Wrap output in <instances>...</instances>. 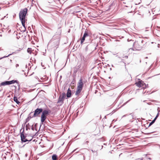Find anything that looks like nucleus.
Masks as SVG:
<instances>
[{"instance_id":"f257e3e1","label":"nucleus","mask_w":160,"mask_h":160,"mask_svg":"<svg viewBox=\"0 0 160 160\" xmlns=\"http://www.w3.org/2000/svg\"><path fill=\"white\" fill-rule=\"evenodd\" d=\"M28 9L25 8L22 10L19 13V17L21 21L22 26L25 28V22L27 21V19L26 18V15L27 13Z\"/></svg>"},{"instance_id":"f03ea898","label":"nucleus","mask_w":160,"mask_h":160,"mask_svg":"<svg viewBox=\"0 0 160 160\" xmlns=\"http://www.w3.org/2000/svg\"><path fill=\"white\" fill-rule=\"evenodd\" d=\"M83 83L82 79L81 78L77 84V87L75 92V95L77 96L79 95L80 92L82 89Z\"/></svg>"},{"instance_id":"7ed1b4c3","label":"nucleus","mask_w":160,"mask_h":160,"mask_svg":"<svg viewBox=\"0 0 160 160\" xmlns=\"http://www.w3.org/2000/svg\"><path fill=\"white\" fill-rule=\"evenodd\" d=\"M61 27L58 28L57 31L56 32V34L53 36V38L54 39L58 40L57 46H58L59 44L61 38V35L62 33V30L60 29Z\"/></svg>"},{"instance_id":"20e7f679","label":"nucleus","mask_w":160,"mask_h":160,"mask_svg":"<svg viewBox=\"0 0 160 160\" xmlns=\"http://www.w3.org/2000/svg\"><path fill=\"white\" fill-rule=\"evenodd\" d=\"M133 46V48L135 50H140L142 48L143 46L142 41H135Z\"/></svg>"},{"instance_id":"39448f33","label":"nucleus","mask_w":160,"mask_h":160,"mask_svg":"<svg viewBox=\"0 0 160 160\" xmlns=\"http://www.w3.org/2000/svg\"><path fill=\"white\" fill-rule=\"evenodd\" d=\"M48 110H44L43 111L41 118V121L42 124H43L46 119L47 116L48 114Z\"/></svg>"},{"instance_id":"423d86ee","label":"nucleus","mask_w":160,"mask_h":160,"mask_svg":"<svg viewBox=\"0 0 160 160\" xmlns=\"http://www.w3.org/2000/svg\"><path fill=\"white\" fill-rule=\"evenodd\" d=\"M135 84L139 88L142 87L143 89L146 88L147 86L145 83L142 81H140L135 83Z\"/></svg>"},{"instance_id":"0eeeda50","label":"nucleus","mask_w":160,"mask_h":160,"mask_svg":"<svg viewBox=\"0 0 160 160\" xmlns=\"http://www.w3.org/2000/svg\"><path fill=\"white\" fill-rule=\"evenodd\" d=\"M17 81L12 80L11 81H6L4 82H2L1 83V86H5L6 85H9L13 83H15Z\"/></svg>"},{"instance_id":"6e6552de","label":"nucleus","mask_w":160,"mask_h":160,"mask_svg":"<svg viewBox=\"0 0 160 160\" xmlns=\"http://www.w3.org/2000/svg\"><path fill=\"white\" fill-rule=\"evenodd\" d=\"M42 111V108H37L35 111L33 117H35L38 116Z\"/></svg>"},{"instance_id":"1a4fd4ad","label":"nucleus","mask_w":160,"mask_h":160,"mask_svg":"<svg viewBox=\"0 0 160 160\" xmlns=\"http://www.w3.org/2000/svg\"><path fill=\"white\" fill-rule=\"evenodd\" d=\"M65 97V94H63L62 95H60L59 96V98L58 100V103L60 102H62L64 100V98Z\"/></svg>"},{"instance_id":"9d476101","label":"nucleus","mask_w":160,"mask_h":160,"mask_svg":"<svg viewBox=\"0 0 160 160\" xmlns=\"http://www.w3.org/2000/svg\"><path fill=\"white\" fill-rule=\"evenodd\" d=\"M20 136L21 137V140L22 142H26L28 141V140L26 139V137L24 135V134L22 133H21Z\"/></svg>"},{"instance_id":"9b49d317","label":"nucleus","mask_w":160,"mask_h":160,"mask_svg":"<svg viewBox=\"0 0 160 160\" xmlns=\"http://www.w3.org/2000/svg\"><path fill=\"white\" fill-rule=\"evenodd\" d=\"M88 36V33L87 32H85L84 34V35L82 38L81 39V44H82L84 41L85 40V38L86 37Z\"/></svg>"},{"instance_id":"f8f14e48","label":"nucleus","mask_w":160,"mask_h":160,"mask_svg":"<svg viewBox=\"0 0 160 160\" xmlns=\"http://www.w3.org/2000/svg\"><path fill=\"white\" fill-rule=\"evenodd\" d=\"M134 50L133 48H130L127 52V55H129L133 53V51Z\"/></svg>"},{"instance_id":"ddd939ff","label":"nucleus","mask_w":160,"mask_h":160,"mask_svg":"<svg viewBox=\"0 0 160 160\" xmlns=\"http://www.w3.org/2000/svg\"><path fill=\"white\" fill-rule=\"evenodd\" d=\"M71 92L69 88L68 89L67 93V97L68 98H69L71 97Z\"/></svg>"},{"instance_id":"4468645a","label":"nucleus","mask_w":160,"mask_h":160,"mask_svg":"<svg viewBox=\"0 0 160 160\" xmlns=\"http://www.w3.org/2000/svg\"><path fill=\"white\" fill-rule=\"evenodd\" d=\"M158 115H159V113H158V114H157V115H156V117H155V118L153 120L152 122H151L149 124V126H151V125H152L153 123H154V122H155V121L157 119V118L158 117Z\"/></svg>"},{"instance_id":"2eb2a0df","label":"nucleus","mask_w":160,"mask_h":160,"mask_svg":"<svg viewBox=\"0 0 160 160\" xmlns=\"http://www.w3.org/2000/svg\"><path fill=\"white\" fill-rule=\"evenodd\" d=\"M13 100L18 104L20 103V102L18 100L17 97L15 96L14 97Z\"/></svg>"},{"instance_id":"dca6fc26","label":"nucleus","mask_w":160,"mask_h":160,"mask_svg":"<svg viewBox=\"0 0 160 160\" xmlns=\"http://www.w3.org/2000/svg\"><path fill=\"white\" fill-rule=\"evenodd\" d=\"M52 160H57L58 159L57 156L56 155H53L52 156Z\"/></svg>"},{"instance_id":"f3484780","label":"nucleus","mask_w":160,"mask_h":160,"mask_svg":"<svg viewBox=\"0 0 160 160\" xmlns=\"http://www.w3.org/2000/svg\"><path fill=\"white\" fill-rule=\"evenodd\" d=\"M32 48H28L27 49V52L28 53L30 54H31L32 53Z\"/></svg>"},{"instance_id":"a211bd4d","label":"nucleus","mask_w":160,"mask_h":160,"mask_svg":"<svg viewBox=\"0 0 160 160\" xmlns=\"http://www.w3.org/2000/svg\"><path fill=\"white\" fill-rule=\"evenodd\" d=\"M128 55H127H127H125L124 57V56H123V58H126V59H127V58H128Z\"/></svg>"},{"instance_id":"6ab92c4d","label":"nucleus","mask_w":160,"mask_h":160,"mask_svg":"<svg viewBox=\"0 0 160 160\" xmlns=\"http://www.w3.org/2000/svg\"><path fill=\"white\" fill-rule=\"evenodd\" d=\"M142 160V159H141L138 158V159H136L135 160Z\"/></svg>"},{"instance_id":"aec40b11","label":"nucleus","mask_w":160,"mask_h":160,"mask_svg":"<svg viewBox=\"0 0 160 160\" xmlns=\"http://www.w3.org/2000/svg\"><path fill=\"white\" fill-rule=\"evenodd\" d=\"M3 49H1V48H0V51H3Z\"/></svg>"},{"instance_id":"412c9836","label":"nucleus","mask_w":160,"mask_h":160,"mask_svg":"<svg viewBox=\"0 0 160 160\" xmlns=\"http://www.w3.org/2000/svg\"><path fill=\"white\" fill-rule=\"evenodd\" d=\"M18 66H19V65H18V64H17L16 65V67H18Z\"/></svg>"},{"instance_id":"4be33fe9","label":"nucleus","mask_w":160,"mask_h":160,"mask_svg":"<svg viewBox=\"0 0 160 160\" xmlns=\"http://www.w3.org/2000/svg\"><path fill=\"white\" fill-rule=\"evenodd\" d=\"M76 150V149H75L72 152V153L73 152H74Z\"/></svg>"},{"instance_id":"5701e85b","label":"nucleus","mask_w":160,"mask_h":160,"mask_svg":"<svg viewBox=\"0 0 160 160\" xmlns=\"http://www.w3.org/2000/svg\"><path fill=\"white\" fill-rule=\"evenodd\" d=\"M86 142H87V143L88 142V141H86Z\"/></svg>"},{"instance_id":"b1692460","label":"nucleus","mask_w":160,"mask_h":160,"mask_svg":"<svg viewBox=\"0 0 160 160\" xmlns=\"http://www.w3.org/2000/svg\"><path fill=\"white\" fill-rule=\"evenodd\" d=\"M11 54H9V55H8L7 56H6V57H8V56H9Z\"/></svg>"},{"instance_id":"393cba45","label":"nucleus","mask_w":160,"mask_h":160,"mask_svg":"<svg viewBox=\"0 0 160 160\" xmlns=\"http://www.w3.org/2000/svg\"><path fill=\"white\" fill-rule=\"evenodd\" d=\"M2 58H0V60Z\"/></svg>"},{"instance_id":"a878e982","label":"nucleus","mask_w":160,"mask_h":160,"mask_svg":"<svg viewBox=\"0 0 160 160\" xmlns=\"http://www.w3.org/2000/svg\"><path fill=\"white\" fill-rule=\"evenodd\" d=\"M132 1H134V0H132Z\"/></svg>"}]
</instances>
